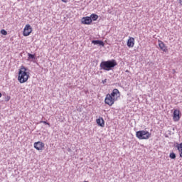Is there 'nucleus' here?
<instances>
[{
	"label": "nucleus",
	"instance_id": "obj_1",
	"mask_svg": "<svg viewBox=\"0 0 182 182\" xmlns=\"http://www.w3.org/2000/svg\"><path fill=\"white\" fill-rule=\"evenodd\" d=\"M115 66H117V62L114 59L102 61L100 65V70H106L107 72L112 70Z\"/></svg>",
	"mask_w": 182,
	"mask_h": 182
},
{
	"label": "nucleus",
	"instance_id": "obj_11",
	"mask_svg": "<svg viewBox=\"0 0 182 182\" xmlns=\"http://www.w3.org/2000/svg\"><path fill=\"white\" fill-rule=\"evenodd\" d=\"M159 46L160 49H161V50H163V52H167V50H168L167 47L166 46V44H164V43H163V41H159Z\"/></svg>",
	"mask_w": 182,
	"mask_h": 182
},
{
	"label": "nucleus",
	"instance_id": "obj_12",
	"mask_svg": "<svg viewBox=\"0 0 182 182\" xmlns=\"http://www.w3.org/2000/svg\"><path fill=\"white\" fill-rule=\"evenodd\" d=\"M93 45H99V46H105V43L100 40H94L92 41Z\"/></svg>",
	"mask_w": 182,
	"mask_h": 182
},
{
	"label": "nucleus",
	"instance_id": "obj_19",
	"mask_svg": "<svg viewBox=\"0 0 182 182\" xmlns=\"http://www.w3.org/2000/svg\"><path fill=\"white\" fill-rule=\"evenodd\" d=\"M40 123H43L44 124H47L49 127H50V124L46 121H41Z\"/></svg>",
	"mask_w": 182,
	"mask_h": 182
},
{
	"label": "nucleus",
	"instance_id": "obj_14",
	"mask_svg": "<svg viewBox=\"0 0 182 182\" xmlns=\"http://www.w3.org/2000/svg\"><path fill=\"white\" fill-rule=\"evenodd\" d=\"M176 148L178 149V150L179 151L180 157H181V159H182V142L179 144H178L176 146Z\"/></svg>",
	"mask_w": 182,
	"mask_h": 182
},
{
	"label": "nucleus",
	"instance_id": "obj_23",
	"mask_svg": "<svg viewBox=\"0 0 182 182\" xmlns=\"http://www.w3.org/2000/svg\"><path fill=\"white\" fill-rule=\"evenodd\" d=\"M107 82V79H105L104 80H102V83H106Z\"/></svg>",
	"mask_w": 182,
	"mask_h": 182
},
{
	"label": "nucleus",
	"instance_id": "obj_27",
	"mask_svg": "<svg viewBox=\"0 0 182 182\" xmlns=\"http://www.w3.org/2000/svg\"><path fill=\"white\" fill-rule=\"evenodd\" d=\"M126 72H129V70H127Z\"/></svg>",
	"mask_w": 182,
	"mask_h": 182
},
{
	"label": "nucleus",
	"instance_id": "obj_20",
	"mask_svg": "<svg viewBox=\"0 0 182 182\" xmlns=\"http://www.w3.org/2000/svg\"><path fill=\"white\" fill-rule=\"evenodd\" d=\"M147 65H149V66H153L154 63H153V62H148Z\"/></svg>",
	"mask_w": 182,
	"mask_h": 182
},
{
	"label": "nucleus",
	"instance_id": "obj_13",
	"mask_svg": "<svg viewBox=\"0 0 182 182\" xmlns=\"http://www.w3.org/2000/svg\"><path fill=\"white\" fill-rule=\"evenodd\" d=\"M96 122L98 126H100L101 127H105V120H103V118L97 119Z\"/></svg>",
	"mask_w": 182,
	"mask_h": 182
},
{
	"label": "nucleus",
	"instance_id": "obj_21",
	"mask_svg": "<svg viewBox=\"0 0 182 182\" xmlns=\"http://www.w3.org/2000/svg\"><path fill=\"white\" fill-rule=\"evenodd\" d=\"M64 4H68V0H61Z\"/></svg>",
	"mask_w": 182,
	"mask_h": 182
},
{
	"label": "nucleus",
	"instance_id": "obj_16",
	"mask_svg": "<svg viewBox=\"0 0 182 182\" xmlns=\"http://www.w3.org/2000/svg\"><path fill=\"white\" fill-rule=\"evenodd\" d=\"M35 58H36L35 54H31L29 53H28V60H31V59L32 60H33V59H35Z\"/></svg>",
	"mask_w": 182,
	"mask_h": 182
},
{
	"label": "nucleus",
	"instance_id": "obj_4",
	"mask_svg": "<svg viewBox=\"0 0 182 182\" xmlns=\"http://www.w3.org/2000/svg\"><path fill=\"white\" fill-rule=\"evenodd\" d=\"M117 98H113L110 94H107L105 97V105H108V106H113Z\"/></svg>",
	"mask_w": 182,
	"mask_h": 182
},
{
	"label": "nucleus",
	"instance_id": "obj_10",
	"mask_svg": "<svg viewBox=\"0 0 182 182\" xmlns=\"http://www.w3.org/2000/svg\"><path fill=\"white\" fill-rule=\"evenodd\" d=\"M127 45L128 48H133L134 46V38L129 37L127 41Z\"/></svg>",
	"mask_w": 182,
	"mask_h": 182
},
{
	"label": "nucleus",
	"instance_id": "obj_26",
	"mask_svg": "<svg viewBox=\"0 0 182 182\" xmlns=\"http://www.w3.org/2000/svg\"><path fill=\"white\" fill-rule=\"evenodd\" d=\"M2 97V94L0 92V97Z\"/></svg>",
	"mask_w": 182,
	"mask_h": 182
},
{
	"label": "nucleus",
	"instance_id": "obj_25",
	"mask_svg": "<svg viewBox=\"0 0 182 182\" xmlns=\"http://www.w3.org/2000/svg\"><path fill=\"white\" fill-rule=\"evenodd\" d=\"M173 73H176V70H173Z\"/></svg>",
	"mask_w": 182,
	"mask_h": 182
},
{
	"label": "nucleus",
	"instance_id": "obj_18",
	"mask_svg": "<svg viewBox=\"0 0 182 182\" xmlns=\"http://www.w3.org/2000/svg\"><path fill=\"white\" fill-rule=\"evenodd\" d=\"M0 32H1V35H4V36L8 35V32H6V31H5V29L1 30Z\"/></svg>",
	"mask_w": 182,
	"mask_h": 182
},
{
	"label": "nucleus",
	"instance_id": "obj_7",
	"mask_svg": "<svg viewBox=\"0 0 182 182\" xmlns=\"http://www.w3.org/2000/svg\"><path fill=\"white\" fill-rule=\"evenodd\" d=\"M109 96L114 99H117V98L120 97V92H119V90L115 88L112 90V93L109 94Z\"/></svg>",
	"mask_w": 182,
	"mask_h": 182
},
{
	"label": "nucleus",
	"instance_id": "obj_24",
	"mask_svg": "<svg viewBox=\"0 0 182 182\" xmlns=\"http://www.w3.org/2000/svg\"><path fill=\"white\" fill-rule=\"evenodd\" d=\"M68 151H71L72 149H70V148H68Z\"/></svg>",
	"mask_w": 182,
	"mask_h": 182
},
{
	"label": "nucleus",
	"instance_id": "obj_17",
	"mask_svg": "<svg viewBox=\"0 0 182 182\" xmlns=\"http://www.w3.org/2000/svg\"><path fill=\"white\" fill-rule=\"evenodd\" d=\"M169 157L170 159H171L172 160H174V159H176V154H174V152H172L169 154Z\"/></svg>",
	"mask_w": 182,
	"mask_h": 182
},
{
	"label": "nucleus",
	"instance_id": "obj_5",
	"mask_svg": "<svg viewBox=\"0 0 182 182\" xmlns=\"http://www.w3.org/2000/svg\"><path fill=\"white\" fill-rule=\"evenodd\" d=\"M32 33V28H31V25L26 24L23 29V36H29Z\"/></svg>",
	"mask_w": 182,
	"mask_h": 182
},
{
	"label": "nucleus",
	"instance_id": "obj_8",
	"mask_svg": "<svg viewBox=\"0 0 182 182\" xmlns=\"http://www.w3.org/2000/svg\"><path fill=\"white\" fill-rule=\"evenodd\" d=\"M180 120V110L175 109L173 111V122H178Z\"/></svg>",
	"mask_w": 182,
	"mask_h": 182
},
{
	"label": "nucleus",
	"instance_id": "obj_6",
	"mask_svg": "<svg viewBox=\"0 0 182 182\" xmlns=\"http://www.w3.org/2000/svg\"><path fill=\"white\" fill-rule=\"evenodd\" d=\"M33 146H34V149H36V150L41 151V150H43V147H45V144L42 141H38V142H35Z\"/></svg>",
	"mask_w": 182,
	"mask_h": 182
},
{
	"label": "nucleus",
	"instance_id": "obj_3",
	"mask_svg": "<svg viewBox=\"0 0 182 182\" xmlns=\"http://www.w3.org/2000/svg\"><path fill=\"white\" fill-rule=\"evenodd\" d=\"M136 137L139 140H149V138L151 137V134L149 131H137L136 132Z\"/></svg>",
	"mask_w": 182,
	"mask_h": 182
},
{
	"label": "nucleus",
	"instance_id": "obj_2",
	"mask_svg": "<svg viewBox=\"0 0 182 182\" xmlns=\"http://www.w3.org/2000/svg\"><path fill=\"white\" fill-rule=\"evenodd\" d=\"M28 79H29L28 68H25V66H21L18 72V80L20 83H25V82H28Z\"/></svg>",
	"mask_w": 182,
	"mask_h": 182
},
{
	"label": "nucleus",
	"instance_id": "obj_9",
	"mask_svg": "<svg viewBox=\"0 0 182 182\" xmlns=\"http://www.w3.org/2000/svg\"><path fill=\"white\" fill-rule=\"evenodd\" d=\"M82 23H84V25H90L92 23V18L89 16L83 17Z\"/></svg>",
	"mask_w": 182,
	"mask_h": 182
},
{
	"label": "nucleus",
	"instance_id": "obj_22",
	"mask_svg": "<svg viewBox=\"0 0 182 182\" xmlns=\"http://www.w3.org/2000/svg\"><path fill=\"white\" fill-rule=\"evenodd\" d=\"M178 4H180V5H182V0H177Z\"/></svg>",
	"mask_w": 182,
	"mask_h": 182
},
{
	"label": "nucleus",
	"instance_id": "obj_15",
	"mask_svg": "<svg viewBox=\"0 0 182 182\" xmlns=\"http://www.w3.org/2000/svg\"><path fill=\"white\" fill-rule=\"evenodd\" d=\"M90 18H91V21H97L99 16H97V14H91Z\"/></svg>",
	"mask_w": 182,
	"mask_h": 182
}]
</instances>
